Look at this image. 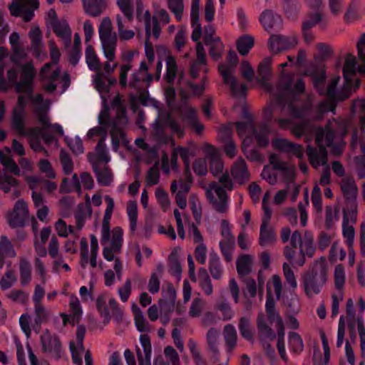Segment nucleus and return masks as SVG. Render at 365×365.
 I'll list each match as a JSON object with an SVG mask.
<instances>
[{
    "label": "nucleus",
    "mask_w": 365,
    "mask_h": 365,
    "mask_svg": "<svg viewBox=\"0 0 365 365\" xmlns=\"http://www.w3.org/2000/svg\"><path fill=\"white\" fill-rule=\"evenodd\" d=\"M331 128H346L344 121L338 122L336 120L329 121L324 129L317 128L312 125L307 121H303L302 123L293 125L292 133L295 136L299 138L303 135L314 133L316 136V143L319 146V150L307 146V155L312 167L318 168L320 165H325L326 168L319 180V184L322 186L327 185L330 183V171L327 165V152L326 147L334 146V138L335 137L334 131Z\"/></svg>",
    "instance_id": "nucleus-1"
},
{
    "label": "nucleus",
    "mask_w": 365,
    "mask_h": 365,
    "mask_svg": "<svg viewBox=\"0 0 365 365\" xmlns=\"http://www.w3.org/2000/svg\"><path fill=\"white\" fill-rule=\"evenodd\" d=\"M356 58L351 55H348L345 59L343 68L344 78L343 88L341 91H337L336 90V86L340 80V77H334L327 88V93L329 99L321 102L319 105L318 109L320 115L324 112H333L335 110L336 101H344L348 98L350 96L351 89H356L359 87V81L355 77L356 71ZM320 118L321 115L318 116L317 119H319Z\"/></svg>",
    "instance_id": "nucleus-2"
},
{
    "label": "nucleus",
    "mask_w": 365,
    "mask_h": 365,
    "mask_svg": "<svg viewBox=\"0 0 365 365\" xmlns=\"http://www.w3.org/2000/svg\"><path fill=\"white\" fill-rule=\"evenodd\" d=\"M279 93L274 94L276 103L282 109L295 118H304L307 116V110L299 109L296 103L295 96L304 90V83L301 78L294 82V76L282 74L279 82Z\"/></svg>",
    "instance_id": "nucleus-3"
},
{
    "label": "nucleus",
    "mask_w": 365,
    "mask_h": 365,
    "mask_svg": "<svg viewBox=\"0 0 365 365\" xmlns=\"http://www.w3.org/2000/svg\"><path fill=\"white\" fill-rule=\"evenodd\" d=\"M112 110L115 113V116L110 120L109 112L107 108L101 110L98 120L101 125H106L110 128V133L112 140L113 149L116 151L120 143H126L125 134L123 128L127 124L128 119L125 115V110L122 106L118 97H115L111 103Z\"/></svg>",
    "instance_id": "nucleus-4"
},
{
    "label": "nucleus",
    "mask_w": 365,
    "mask_h": 365,
    "mask_svg": "<svg viewBox=\"0 0 365 365\" xmlns=\"http://www.w3.org/2000/svg\"><path fill=\"white\" fill-rule=\"evenodd\" d=\"M327 281V262L324 257L314 261L302 275V285L308 297L320 293Z\"/></svg>",
    "instance_id": "nucleus-5"
},
{
    "label": "nucleus",
    "mask_w": 365,
    "mask_h": 365,
    "mask_svg": "<svg viewBox=\"0 0 365 365\" xmlns=\"http://www.w3.org/2000/svg\"><path fill=\"white\" fill-rule=\"evenodd\" d=\"M233 189V183L225 172L219 178V182L209 184L205 189V195L212 207L218 212L224 213L228 209V196L227 190Z\"/></svg>",
    "instance_id": "nucleus-6"
},
{
    "label": "nucleus",
    "mask_w": 365,
    "mask_h": 365,
    "mask_svg": "<svg viewBox=\"0 0 365 365\" xmlns=\"http://www.w3.org/2000/svg\"><path fill=\"white\" fill-rule=\"evenodd\" d=\"M237 62V53L230 51L228 53L227 63L219 66V71L223 78L224 82L229 85L232 94L235 96H242L246 93L247 86L245 83L239 84L237 80L233 76Z\"/></svg>",
    "instance_id": "nucleus-7"
},
{
    "label": "nucleus",
    "mask_w": 365,
    "mask_h": 365,
    "mask_svg": "<svg viewBox=\"0 0 365 365\" xmlns=\"http://www.w3.org/2000/svg\"><path fill=\"white\" fill-rule=\"evenodd\" d=\"M237 132L240 138L247 139V144L252 142V137L254 136L258 146L266 147L268 144V133L269 128L267 125H262L257 128H254L253 123L250 120L248 122H237L236 123Z\"/></svg>",
    "instance_id": "nucleus-8"
},
{
    "label": "nucleus",
    "mask_w": 365,
    "mask_h": 365,
    "mask_svg": "<svg viewBox=\"0 0 365 365\" xmlns=\"http://www.w3.org/2000/svg\"><path fill=\"white\" fill-rule=\"evenodd\" d=\"M98 33L104 56L108 60L115 59L117 35L113 31L111 21L108 17L102 19L98 27Z\"/></svg>",
    "instance_id": "nucleus-9"
},
{
    "label": "nucleus",
    "mask_w": 365,
    "mask_h": 365,
    "mask_svg": "<svg viewBox=\"0 0 365 365\" xmlns=\"http://www.w3.org/2000/svg\"><path fill=\"white\" fill-rule=\"evenodd\" d=\"M291 245L293 247L299 249L302 257L296 262V264L302 267L305 263V256L312 257L315 252V247L314 244V235L312 232L305 230L301 232L295 230L291 236Z\"/></svg>",
    "instance_id": "nucleus-10"
},
{
    "label": "nucleus",
    "mask_w": 365,
    "mask_h": 365,
    "mask_svg": "<svg viewBox=\"0 0 365 365\" xmlns=\"http://www.w3.org/2000/svg\"><path fill=\"white\" fill-rule=\"evenodd\" d=\"M123 231L121 227H115L112 230V237L109 241L103 245V256L109 262L115 261L113 269L115 272L122 271L123 265L119 259L115 257V255L121 251L123 242Z\"/></svg>",
    "instance_id": "nucleus-11"
},
{
    "label": "nucleus",
    "mask_w": 365,
    "mask_h": 365,
    "mask_svg": "<svg viewBox=\"0 0 365 365\" xmlns=\"http://www.w3.org/2000/svg\"><path fill=\"white\" fill-rule=\"evenodd\" d=\"M91 255L88 257V245L85 238L80 241V260L79 264L83 269H85L88 262L93 268L97 267V257L98 255V242L94 235H91Z\"/></svg>",
    "instance_id": "nucleus-12"
},
{
    "label": "nucleus",
    "mask_w": 365,
    "mask_h": 365,
    "mask_svg": "<svg viewBox=\"0 0 365 365\" xmlns=\"http://www.w3.org/2000/svg\"><path fill=\"white\" fill-rule=\"evenodd\" d=\"M145 55L148 58V64L144 61L140 63L139 71L134 73L132 76V80L130 82V86L135 87L136 83L140 81H148L150 82L153 80V74L148 73L150 68V64H152L154 58V51L151 45H149L146 41L145 45Z\"/></svg>",
    "instance_id": "nucleus-13"
},
{
    "label": "nucleus",
    "mask_w": 365,
    "mask_h": 365,
    "mask_svg": "<svg viewBox=\"0 0 365 365\" xmlns=\"http://www.w3.org/2000/svg\"><path fill=\"white\" fill-rule=\"evenodd\" d=\"M40 341L43 352L56 359L61 356L62 345L57 335L52 334L48 329H46L40 336Z\"/></svg>",
    "instance_id": "nucleus-14"
},
{
    "label": "nucleus",
    "mask_w": 365,
    "mask_h": 365,
    "mask_svg": "<svg viewBox=\"0 0 365 365\" xmlns=\"http://www.w3.org/2000/svg\"><path fill=\"white\" fill-rule=\"evenodd\" d=\"M39 76L45 91L51 93L56 91L60 77V70L57 65L46 63L41 68Z\"/></svg>",
    "instance_id": "nucleus-15"
},
{
    "label": "nucleus",
    "mask_w": 365,
    "mask_h": 365,
    "mask_svg": "<svg viewBox=\"0 0 365 365\" xmlns=\"http://www.w3.org/2000/svg\"><path fill=\"white\" fill-rule=\"evenodd\" d=\"M29 210L26 203L21 199L14 205L13 210L7 216V222L10 227H19L24 226L29 219Z\"/></svg>",
    "instance_id": "nucleus-16"
},
{
    "label": "nucleus",
    "mask_w": 365,
    "mask_h": 365,
    "mask_svg": "<svg viewBox=\"0 0 365 365\" xmlns=\"http://www.w3.org/2000/svg\"><path fill=\"white\" fill-rule=\"evenodd\" d=\"M297 43L298 40L294 35L285 36L272 34L269 38V47L273 53H278L283 50L294 48Z\"/></svg>",
    "instance_id": "nucleus-17"
},
{
    "label": "nucleus",
    "mask_w": 365,
    "mask_h": 365,
    "mask_svg": "<svg viewBox=\"0 0 365 365\" xmlns=\"http://www.w3.org/2000/svg\"><path fill=\"white\" fill-rule=\"evenodd\" d=\"M35 75L36 71L31 63L22 65L20 81L16 83V91L30 94L32 92V82Z\"/></svg>",
    "instance_id": "nucleus-18"
},
{
    "label": "nucleus",
    "mask_w": 365,
    "mask_h": 365,
    "mask_svg": "<svg viewBox=\"0 0 365 365\" xmlns=\"http://www.w3.org/2000/svg\"><path fill=\"white\" fill-rule=\"evenodd\" d=\"M273 146L281 152L286 153L290 156H296L302 159L304 156V148L301 145L293 143L284 138H277L273 141Z\"/></svg>",
    "instance_id": "nucleus-19"
},
{
    "label": "nucleus",
    "mask_w": 365,
    "mask_h": 365,
    "mask_svg": "<svg viewBox=\"0 0 365 365\" xmlns=\"http://www.w3.org/2000/svg\"><path fill=\"white\" fill-rule=\"evenodd\" d=\"M105 200L107 203V207L105 210V215L101 227V244L107 243L110 240V237H112V231L110 230L109 220L113 211L114 201L109 195H106L105 197Z\"/></svg>",
    "instance_id": "nucleus-20"
},
{
    "label": "nucleus",
    "mask_w": 365,
    "mask_h": 365,
    "mask_svg": "<svg viewBox=\"0 0 365 365\" xmlns=\"http://www.w3.org/2000/svg\"><path fill=\"white\" fill-rule=\"evenodd\" d=\"M0 190L5 193L12 191L11 198L13 200L17 198L21 194L19 180L5 173H0Z\"/></svg>",
    "instance_id": "nucleus-21"
},
{
    "label": "nucleus",
    "mask_w": 365,
    "mask_h": 365,
    "mask_svg": "<svg viewBox=\"0 0 365 365\" xmlns=\"http://www.w3.org/2000/svg\"><path fill=\"white\" fill-rule=\"evenodd\" d=\"M85 335V329L83 327H78L76 332V344L71 341L69 344L70 351L72 355V359L76 365H82L81 354L84 350L83 339Z\"/></svg>",
    "instance_id": "nucleus-22"
},
{
    "label": "nucleus",
    "mask_w": 365,
    "mask_h": 365,
    "mask_svg": "<svg viewBox=\"0 0 365 365\" xmlns=\"http://www.w3.org/2000/svg\"><path fill=\"white\" fill-rule=\"evenodd\" d=\"M271 217L263 216L259 232V244L266 247L273 245L276 241V234L272 227L269 226Z\"/></svg>",
    "instance_id": "nucleus-23"
},
{
    "label": "nucleus",
    "mask_w": 365,
    "mask_h": 365,
    "mask_svg": "<svg viewBox=\"0 0 365 365\" xmlns=\"http://www.w3.org/2000/svg\"><path fill=\"white\" fill-rule=\"evenodd\" d=\"M91 163L98 184L103 186L110 185L113 180V175L109 168L106 165L101 167L93 158H91Z\"/></svg>",
    "instance_id": "nucleus-24"
},
{
    "label": "nucleus",
    "mask_w": 365,
    "mask_h": 365,
    "mask_svg": "<svg viewBox=\"0 0 365 365\" xmlns=\"http://www.w3.org/2000/svg\"><path fill=\"white\" fill-rule=\"evenodd\" d=\"M207 158L210 163V171L217 176L223 172L224 165L219 151L212 145H209L206 148Z\"/></svg>",
    "instance_id": "nucleus-25"
},
{
    "label": "nucleus",
    "mask_w": 365,
    "mask_h": 365,
    "mask_svg": "<svg viewBox=\"0 0 365 365\" xmlns=\"http://www.w3.org/2000/svg\"><path fill=\"white\" fill-rule=\"evenodd\" d=\"M230 173L235 180L240 184L247 181L250 178L247 164L242 158H239L233 163L231 167Z\"/></svg>",
    "instance_id": "nucleus-26"
},
{
    "label": "nucleus",
    "mask_w": 365,
    "mask_h": 365,
    "mask_svg": "<svg viewBox=\"0 0 365 365\" xmlns=\"http://www.w3.org/2000/svg\"><path fill=\"white\" fill-rule=\"evenodd\" d=\"M272 57H267L260 62L258 67L259 81L267 90L271 89V85L268 81L272 78Z\"/></svg>",
    "instance_id": "nucleus-27"
},
{
    "label": "nucleus",
    "mask_w": 365,
    "mask_h": 365,
    "mask_svg": "<svg viewBox=\"0 0 365 365\" xmlns=\"http://www.w3.org/2000/svg\"><path fill=\"white\" fill-rule=\"evenodd\" d=\"M29 36L31 41V48L36 58H41L46 56L43 52V45L42 43V33L38 26L31 27Z\"/></svg>",
    "instance_id": "nucleus-28"
},
{
    "label": "nucleus",
    "mask_w": 365,
    "mask_h": 365,
    "mask_svg": "<svg viewBox=\"0 0 365 365\" xmlns=\"http://www.w3.org/2000/svg\"><path fill=\"white\" fill-rule=\"evenodd\" d=\"M259 21L267 31L279 28L282 23L280 16L271 10L264 11L259 16Z\"/></svg>",
    "instance_id": "nucleus-29"
},
{
    "label": "nucleus",
    "mask_w": 365,
    "mask_h": 365,
    "mask_svg": "<svg viewBox=\"0 0 365 365\" xmlns=\"http://www.w3.org/2000/svg\"><path fill=\"white\" fill-rule=\"evenodd\" d=\"M50 26L53 29L56 35L62 40L66 46L70 45L71 41V31L66 20L54 21Z\"/></svg>",
    "instance_id": "nucleus-30"
},
{
    "label": "nucleus",
    "mask_w": 365,
    "mask_h": 365,
    "mask_svg": "<svg viewBox=\"0 0 365 365\" xmlns=\"http://www.w3.org/2000/svg\"><path fill=\"white\" fill-rule=\"evenodd\" d=\"M85 13L91 16H100L106 9L107 0H81Z\"/></svg>",
    "instance_id": "nucleus-31"
},
{
    "label": "nucleus",
    "mask_w": 365,
    "mask_h": 365,
    "mask_svg": "<svg viewBox=\"0 0 365 365\" xmlns=\"http://www.w3.org/2000/svg\"><path fill=\"white\" fill-rule=\"evenodd\" d=\"M358 208L357 198L344 200L342 221L356 223L358 217Z\"/></svg>",
    "instance_id": "nucleus-32"
},
{
    "label": "nucleus",
    "mask_w": 365,
    "mask_h": 365,
    "mask_svg": "<svg viewBox=\"0 0 365 365\" xmlns=\"http://www.w3.org/2000/svg\"><path fill=\"white\" fill-rule=\"evenodd\" d=\"M206 341L207 350L214 356H218L220 354V331L211 327L206 334Z\"/></svg>",
    "instance_id": "nucleus-33"
},
{
    "label": "nucleus",
    "mask_w": 365,
    "mask_h": 365,
    "mask_svg": "<svg viewBox=\"0 0 365 365\" xmlns=\"http://www.w3.org/2000/svg\"><path fill=\"white\" fill-rule=\"evenodd\" d=\"M340 187L344 200L357 198L359 190L353 178L344 177L340 182Z\"/></svg>",
    "instance_id": "nucleus-34"
},
{
    "label": "nucleus",
    "mask_w": 365,
    "mask_h": 365,
    "mask_svg": "<svg viewBox=\"0 0 365 365\" xmlns=\"http://www.w3.org/2000/svg\"><path fill=\"white\" fill-rule=\"evenodd\" d=\"M269 162L275 170L282 171L287 180H289L294 178L295 170V167L294 165L280 160L278 156L274 154L270 156Z\"/></svg>",
    "instance_id": "nucleus-35"
},
{
    "label": "nucleus",
    "mask_w": 365,
    "mask_h": 365,
    "mask_svg": "<svg viewBox=\"0 0 365 365\" xmlns=\"http://www.w3.org/2000/svg\"><path fill=\"white\" fill-rule=\"evenodd\" d=\"M179 84L180 96L183 98H187V97L185 91L193 96H200L203 93L205 89L203 84L197 85L190 81L183 80L182 77H180L179 80Z\"/></svg>",
    "instance_id": "nucleus-36"
},
{
    "label": "nucleus",
    "mask_w": 365,
    "mask_h": 365,
    "mask_svg": "<svg viewBox=\"0 0 365 365\" xmlns=\"http://www.w3.org/2000/svg\"><path fill=\"white\" fill-rule=\"evenodd\" d=\"M132 311L134 314V322L136 329L140 332L148 333L150 331V325L145 318L143 312L135 303L132 305Z\"/></svg>",
    "instance_id": "nucleus-37"
},
{
    "label": "nucleus",
    "mask_w": 365,
    "mask_h": 365,
    "mask_svg": "<svg viewBox=\"0 0 365 365\" xmlns=\"http://www.w3.org/2000/svg\"><path fill=\"white\" fill-rule=\"evenodd\" d=\"M41 131L38 127L31 128L24 136L29 137L30 146L35 152L43 151L47 155V151L42 147L40 140Z\"/></svg>",
    "instance_id": "nucleus-38"
},
{
    "label": "nucleus",
    "mask_w": 365,
    "mask_h": 365,
    "mask_svg": "<svg viewBox=\"0 0 365 365\" xmlns=\"http://www.w3.org/2000/svg\"><path fill=\"white\" fill-rule=\"evenodd\" d=\"M86 205L82 204L78 205L79 212L76 214V227L81 230L85 224L86 220L91 215L92 210L90 206L91 200L88 195H86Z\"/></svg>",
    "instance_id": "nucleus-39"
},
{
    "label": "nucleus",
    "mask_w": 365,
    "mask_h": 365,
    "mask_svg": "<svg viewBox=\"0 0 365 365\" xmlns=\"http://www.w3.org/2000/svg\"><path fill=\"white\" fill-rule=\"evenodd\" d=\"M197 59L191 65L190 75L192 78H196L198 76L200 67L204 66L206 63L205 60V52L203 45L200 42H197L196 47Z\"/></svg>",
    "instance_id": "nucleus-40"
},
{
    "label": "nucleus",
    "mask_w": 365,
    "mask_h": 365,
    "mask_svg": "<svg viewBox=\"0 0 365 365\" xmlns=\"http://www.w3.org/2000/svg\"><path fill=\"white\" fill-rule=\"evenodd\" d=\"M164 267L163 264H158L155 272H152L148 284V289L150 293L155 294L160 290V278L163 272Z\"/></svg>",
    "instance_id": "nucleus-41"
},
{
    "label": "nucleus",
    "mask_w": 365,
    "mask_h": 365,
    "mask_svg": "<svg viewBox=\"0 0 365 365\" xmlns=\"http://www.w3.org/2000/svg\"><path fill=\"white\" fill-rule=\"evenodd\" d=\"M210 273L214 279H220L223 274V268L220 258L215 252L210 253L208 262Z\"/></svg>",
    "instance_id": "nucleus-42"
},
{
    "label": "nucleus",
    "mask_w": 365,
    "mask_h": 365,
    "mask_svg": "<svg viewBox=\"0 0 365 365\" xmlns=\"http://www.w3.org/2000/svg\"><path fill=\"white\" fill-rule=\"evenodd\" d=\"M93 158L98 162V164H100V162L108 163L110 161V158L108 155L106 146L105 144V136L102 138L98 143L96 148V153L89 154L88 159L90 162L91 158Z\"/></svg>",
    "instance_id": "nucleus-43"
},
{
    "label": "nucleus",
    "mask_w": 365,
    "mask_h": 365,
    "mask_svg": "<svg viewBox=\"0 0 365 365\" xmlns=\"http://www.w3.org/2000/svg\"><path fill=\"white\" fill-rule=\"evenodd\" d=\"M253 257L248 255H242L237 259V271L240 277L248 274L252 271Z\"/></svg>",
    "instance_id": "nucleus-44"
},
{
    "label": "nucleus",
    "mask_w": 365,
    "mask_h": 365,
    "mask_svg": "<svg viewBox=\"0 0 365 365\" xmlns=\"http://www.w3.org/2000/svg\"><path fill=\"white\" fill-rule=\"evenodd\" d=\"M26 5L24 4H19L16 2H13L9 6V10L12 16H22L24 21H29L34 16V8L28 11H25Z\"/></svg>",
    "instance_id": "nucleus-45"
},
{
    "label": "nucleus",
    "mask_w": 365,
    "mask_h": 365,
    "mask_svg": "<svg viewBox=\"0 0 365 365\" xmlns=\"http://www.w3.org/2000/svg\"><path fill=\"white\" fill-rule=\"evenodd\" d=\"M116 24L118 37L121 41H129L134 38L135 33L133 30L128 29L126 21L123 19L120 15L116 16Z\"/></svg>",
    "instance_id": "nucleus-46"
},
{
    "label": "nucleus",
    "mask_w": 365,
    "mask_h": 365,
    "mask_svg": "<svg viewBox=\"0 0 365 365\" xmlns=\"http://www.w3.org/2000/svg\"><path fill=\"white\" fill-rule=\"evenodd\" d=\"M20 283L22 286H26L31 281V267L29 262L25 258H21L19 262Z\"/></svg>",
    "instance_id": "nucleus-47"
},
{
    "label": "nucleus",
    "mask_w": 365,
    "mask_h": 365,
    "mask_svg": "<svg viewBox=\"0 0 365 365\" xmlns=\"http://www.w3.org/2000/svg\"><path fill=\"white\" fill-rule=\"evenodd\" d=\"M60 191L64 193L76 191L80 195L81 193V188L78 175L73 174L70 181H68V178H64L61 183Z\"/></svg>",
    "instance_id": "nucleus-48"
},
{
    "label": "nucleus",
    "mask_w": 365,
    "mask_h": 365,
    "mask_svg": "<svg viewBox=\"0 0 365 365\" xmlns=\"http://www.w3.org/2000/svg\"><path fill=\"white\" fill-rule=\"evenodd\" d=\"M166 66V73L165 78L168 83L171 84L173 83L176 78L178 66L176 59L171 55H168L165 58Z\"/></svg>",
    "instance_id": "nucleus-49"
},
{
    "label": "nucleus",
    "mask_w": 365,
    "mask_h": 365,
    "mask_svg": "<svg viewBox=\"0 0 365 365\" xmlns=\"http://www.w3.org/2000/svg\"><path fill=\"white\" fill-rule=\"evenodd\" d=\"M223 336L227 351H232L237 344V331L235 327L232 324H227L224 327Z\"/></svg>",
    "instance_id": "nucleus-50"
},
{
    "label": "nucleus",
    "mask_w": 365,
    "mask_h": 365,
    "mask_svg": "<svg viewBox=\"0 0 365 365\" xmlns=\"http://www.w3.org/2000/svg\"><path fill=\"white\" fill-rule=\"evenodd\" d=\"M199 286L205 295L210 296L213 293V286L207 270L205 268L199 269Z\"/></svg>",
    "instance_id": "nucleus-51"
},
{
    "label": "nucleus",
    "mask_w": 365,
    "mask_h": 365,
    "mask_svg": "<svg viewBox=\"0 0 365 365\" xmlns=\"http://www.w3.org/2000/svg\"><path fill=\"white\" fill-rule=\"evenodd\" d=\"M288 344L291 351L296 354H299L304 350L303 340L297 332L291 331L288 334Z\"/></svg>",
    "instance_id": "nucleus-52"
},
{
    "label": "nucleus",
    "mask_w": 365,
    "mask_h": 365,
    "mask_svg": "<svg viewBox=\"0 0 365 365\" xmlns=\"http://www.w3.org/2000/svg\"><path fill=\"white\" fill-rule=\"evenodd\" d=\"M86 61L88 68L94 71H101V62L93 48L88 45L86 49Z\"/></svg>",
    "instance_id": "nucleus-53"
},
{
    "label": "nucleus",
    "mask_w": 365,
    "mask_h": 365,
    "mask_svg": "<svg viewBox=\"0 0 365 365\" xmlns=\"http://www.w3.org/2000/svg\"><path fill=\"white\" fill-rule=\"evenodd\" d=\"M126 212L129 220V227L131 232H134L137 227L138 205L134 200H129L127 203Z\"/></svg>",
    "instance_id": "nucleus-54"
},
{
    "label": "nucleus",
    "mask_w": 365,
    "mask_h": 365,
    "mask_svg": "<svg viewBox=\"0 0 365 365\" xmlns=\"http://www.w3.org/2000/svg\"><path fill=\"white\" fill-rule=\"evenodd\" d=\"M0 253L6 258H14L17 255L11 242L5 235L0 237Z\"/></svg>",
    "instance_id": "nucleus-55"
},
{
    "label": "nucleus",
    "mask_w": 365,
    "mask_h": 365,
    "mask_svg": "<svg viewBox=\"0 0 365 365\" xmlns=\"http://www.w3.org/2000/svg\"><path fill=\"white\" fill-rule=\"evenodd\" d=\"M351 222L342 221V236L347 247L354 246L355 230Z\"/></svg>",
    "instance_id": "nucleus-56"
},
{
    "label": "nucleus",
    "mask_w": 365,
    "mask_h": 365,
    "mask_svg": "<svg viewBox=\"0 0 365 365\" xmlns=\"http://www.w3.org/2000/svg\"><path fill=\"white\" fill-rule=\"evenodd\" d=\"M34 311L35 314L34 323L38 326L46 322L51 315L50 311L43 304L34 305Z\"/></svg>",
    "instance_id": "nucleus-57"
},
{
    "label": "nucleus",
    "mask_w": 365,
    "mask_h": 365,
    "mask_svg": "<svg viewBox=\"0 0 365 365\" xmlns=\"http://www.w3.org/2000/svg\"><path fill=\"white\" fill-rule=\"evenodd\" d=\"M267 294L270 295L272 290L275 294L276 299L279 300L282 296V282L280 277L277 274H274L272 279L267 284Z\"/></svg>",
    "instance_id": "nucleus-58"
},
{
    "label": "nucleus",
    "mask_w": 365,
    "mask_h": 365,
    "mask_svg": "<svg viewBox=\"0 0 365 365\" xmlns=\"http://www.w3.org/2000/svg\"><path fill=\"white\" fill-rule=\"evenodd\" d=\"M0 162L8 172L16 175H21L20 169L13 158L1 151H0Z\"/></svg>",
    "instance_id": "nucleus-59"
},
{
    "label": "nucleus",
    "mask_w": 365,
    "mask_h": 365,
    "mask_svg": "<svg viewBox=\"0 0 365 365\" xmlns=\"http://www.w3.org/2000/svg\"><path fill=\"white\" fill-rule=\"evenodd\" d=\"M0 162L8 172L16 175H21L20 169L13 158L1 151H0Z\"/></svg>",
    "instance_id": "nucleus-60"
},
{
    "label": "nucleus",
    "mask_w": 365,
    "mask_h": 365,
    "mask_svg": "<svg viewBox=\"0 0 365 365\" xmlns=\"http://www.w3.org/2000/svg\"><path fill=\"white\" fill-rule=\"evenodd\" d=\"M24 113L18 110H14L12 117V126L20 135H24L27 133V130L24 128Z\"/></svg>",
    "instance_id": "nucleus-61"
},
{
    "label": "nucleus",
    "mask_w": 365,
    "mask_h": 365,
    "mask_svg": "<svg viewBox=\"0 0 365 365\" xmlns=\"http://www.w3.org/2000/svg\"><path fill=\"white\" fill-rule=\"evenodd\" d=\"M48 109L44 106H38L34 108L35 115L39 123L42 125V128H41L42 130H46V128L51 123L50 118L48 115Z\"/></svg>",
    "instance_id": "nucleus-62"
},
{
    "label": "nucleus",
    "mask_w": 365,
    "mask_h": 365,
    "mask_svg": "<svg viewBox=\"0 0 365 365\" xmlns=\"http://www.w3.org/2000/svg\"><path fill=\"white\" fill-rule=\"evenodd\" d=\"M16 281L15 272L12 269H7L0 279V287L2 290H7L13 287Z\"/></svg>",
    "instance_id": "nucleus-63"
},
{
    "label": "nucleus",
    "mask_w": 365,
    "mask_h": 365,
    "mask_svg": "<svg viewBox=\"0 0 365 365\" xmlns=\"http://www.w3.org/2000/svg\"><path fill=\"white\" fill-rule=\"evenodd\" d=\"M254 46V38L251 36L245 35L240 37L237 41V48L239 53L247 55Z\"/></svg>",
    "instance_id": "nucleus-64"
}]
</instances>
